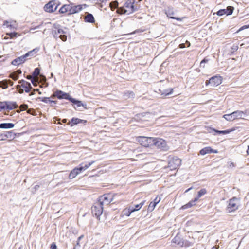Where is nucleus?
<instances>
[{"mask_svg":"<svg viewBox=\"0 0 249 249\" xmlns=\"http://www.w3.org/2000/svg\"><path fill=\"white\" fill-rule=\"evenodd\" d=\"M247 110H245V111L237 110L231 113L224 115L223 118L225 119L227 121H232L235 119H243L247 114Z\"/></svg>","mask_w":249,"mask_h":249,"instance_id":"1","label":"nucleus"},{"mask_svg":"<svg viewBox=\"0 0 249 249\" xmlns=\"http://www.w3.org/2000/svg\"><path fill=\"white\" fill-rule=\"evenodd\" d=\"M135 0H127L124 4L125 8H127L128 10L120 8L118 10V13L123 14H125L127 12L129 13L135 12L137 8L134 6Z\"/></svg>","mask_w":249,"mask_h":249,"instance_id":"2","label":"nucleus"},{"mask_svg":"<svg viewBox=\"0 0 249 249\" xmlns=\"http://www.w3.org/2000/svg\"><path fill=\"white\" fill-rule=\"evenodd\" d=\"M239 207V201L235 197L230 199L228 205L226 208V212L228 213H231L237 210Z\"/></svg>","mask_w":249,"mask_h":249,"instance_id":"3","label":"nucleus"},{"mask_svg":"<svg viewBox=\"0 0 249 249\" xmlns=\"http://www.w3.org/2000/svg\"><path fill=\"white\" fill-rule=\"evenodd\" d=\"M36 53V51L35 49L31 51H30L26 53L25 55L21 56L20 57H18L14 60H13L11 64L14 66H18L21 64H22L24 63L25 61V58L31 55L33 52Z\"/></svg>","mask_w":249,"mask_h":249,"instance_id":"4","label":"nucleus"},{"mask_svg":"<svg viewBox=\"0 0 249 249\" xmlns=\"http://www.w3.org/2000/svg\"><path fill=\"white\" fill-rule=\"evenodd\" d=\"M181 164V159L177 157H173L168 162V167L171 170L177 169Z\"/></svg>","mask_w":249,"mask_h":249,"instance_id":"5","label":"nucleus"},{"mask_svg":"<svg viewBox=\"0 0 249 249\" xmlns=\"http://www.w3.org/2000/svg\"><path fill=\"white\" fill-rule=\"evenodd\" d=\"M92 213L97 218L102 214L103 212V207L101 205V203L96 202L91 208Z\"/></svg>","mask_w":249,"mask_h":249,"instance_id":"6","label":"nucleus"},{"mask_svg":"<svg viewBox=\"0 0 249 249\" xmlns=\"http://www.w3.org/2000/svg\"><path fill=\"white\" fill-rule=\"evenodd\" d=\"M113 200L112 196L110 194H104L101 196L98 201V203H101L102 206L109 204Z\"/></svg>","mask_w":249,"mask_h":249,"instance_id":"7","label":"nucleus"},{"mask_svg":"<svg viewBox=\"0 0 249 249\" xmlns=\"http://www.w3.org/2000/svg\"><path fill=\"white\" fill-rule=\"evenodd\" d=\"M153 144L162 150L165 151L167 150V146L166 142L165 140L162 139H155L153 140Z\"/></svg>","mask_w":249,"mask_h":249,"instance_id":"8","label":"nucleus"},{"mask_svg":"<svg viewBox=\"0 0 249 249\" xmlns=\"http://www.w3.org/2000/svg\"><path fill=\"white\" fill-rule=\"evenodd\" d=\"M221 77L220 76H213L209 80L206 81V85H210L211 87H214L221 83Z\"/></svg>","mask_w":249,"mask_h":249,"instance_id":"9","label":"nucleus"},{"mask_svg":"<svg viewBox=\"0 0 249 249\" xmlns=\"http://www.w3.org/2000/svg\"><path fill=\"white\" fill-rule=\"evenodd\" d=\"M58 6L55 1L52 0L45 5L44 9L46 12L52 13L56 10Z\"/></svg>","mask_w":249,"mask_h":249,"instance_id":"10","label":"nucleus"},{"mask_svg":"<svg viewBox=\"0 0 249 249\" xmlns=\"http://www.w3.org/2000/svg\"><path fill=\"white\" fill-rule=\"evenodd\" d=\"M153 139L151 137H140L138 138V142L141 145L144 147H148L153 144Z\"/></svg>","mask_w":249,"mask_h":249,"instance_id":"11","label":"nucleus"},{"mask_svg":"<svg viewBox=\"0 0 249 249\" xmlns=\"http://www.w3.org/2000/svg\"><path fill=\"white\" fill-rule=\"evenodd\" d=\"M85 6L86 5H75L73 3L69 4L70 7V15L77 13L81 11L83 9V6Z\"/></svg>","mask_w":249,"mask_h":249,"instance_id":"12","label":"nucleus"},{"mask_svg":"<svg viewBox=\"0 0 249 249\" xmlns=\"http://www.w3.org/2000/svg\"><path fill=\"white\" fill-rule=\"evenodd\" d=\"M94 163V161H92L87 163H82L80 164L78 167L75 168V169L79 174L81 172L84 171Z\"/></svg>","mask_w":249,"mask_h":249,"instance_id":"13","label":"nucleus"},{"mask_svg":"<svg viewBox=\"0 0 249 249\" xmlns=\"http://www.w3.org/2000/svg\"><path fill=\"white\" fill-rule=\"evenodd\" d=\"M53 96L57 97L58 99H65L69 100L71 99V97L70 95L67 93H65L61 90H57L53 95Z\"/></svg>","mask_w":249,"mask_h":249,"instance_id":"14","label":"nucleus"},{"mask_svg":"<svg viewBox=\"0 0 249 249\" xmlns=\"http://www.w3.org/2000/svg\"><path fill=\"white\" fill-rule=\"evenodd\" d=\"M172 242L179 247H182L188 243L187 241H184L181 237L178 234L172 240Z\"/></svg>","mask_w":249,"mask_h":249,"instance_id":"15","label":"nucleus"},{"mask_svg":"<svg viewBox=\"0 0 249 249\" xmlns=\"http://www.w3.org/2000/svg\"><path fill=\"white\" fill-rule=\"evenodd\" d=\"M165 14H166L167 16L170 18L175 19L178 21L181 20V18H180L175 17L172 16L175 14L173 8L168 7V9L165 11Z\"/></svg>","mask_w":249,"mask_h":249,"instance_id":"16","label":"nucleus"},{"mask_svg":"<svg viewBox=\"0 0 249 249\" xmlns=\"http://www.w3.org/2000/svg\"><path fill=\"white\" fill-rule=\"evenodd\" d=\"M212 153H217V151L216 150H213V149H212L211 147H206L203 148L199 151V154L201 155H204L207 154Z\"/></svg>","mask_w":249,"mask_h":249,"instance_id":"17","label":"nucleus"},{"mask_svg":"<svg viewBox=\"0 0 249 249\" xmlns=\"http://www.w3.org/2000/svg\"><path fill=\"white\" fill-rule=\"evenodd\" d=\"M6 109L8 110H12L17 108L18 106L15 102L6 101Z\"/></svg>","mask_w":249,"mask_h":249,"instance_id":"18","label":"nucleus"},{"mask_svg":"<svg viewBox=\"0 0 249 249\" xmlns=\"http://www.w3.org/2000/svg\"><path fill=\"white\" fill-rule=\"evenodd\" d=\"M70 101L72 102L73 104L76 105L77 107H83L84 108H87L86 104H83L81 101L76 100L71 97V99H70Z\"/></svg>","mask_w":249,"mask_h":249,"instance_id":"19","label":"nucleus"},{"mask_svg":"<svg viewBox=\"0 0 249 249\" xmlns=\"http://www.w3.org/2000/svg\"><path fill=\"white\" fill-rule=\"evenodd\" d=\"M53 36L56 39L58 38H60L63 41H66L67 40V37L65 35H59L57 34L56 30H53Z\"/></svg>","mask_w":249,"mask_h":249,"instance_id":"20","label":"nucleus"},{"mask_svg":"<svg viewBox=\"0 0 249 249\" xmlns=\"http://www.w3.org/2000/svg\"><path fill=\"white\" fill-rule=\"evenodd\" d=\"M198 200V198H195L194 200L190 201L188 203H187L185 205H183L181 207V209L185 210L188 208H189L195 205V202Z\"/></svg>","mask_w":249,"mask_h":249,"instance_id":"21","label":"nucleus"},{"mask_svg":"<svg viewBox=\"0 0 249 249\" xmlns=\"http://www.w3.org/2000/svg\"><path fill=\"white\" fill-rule=\"evenodd\" d=\"M84 20L87 22L94 23L95 19L92 14L90 13H88L87 15L84 17Z\"/></svg>","mask_w":249,"mask_h":249,"instance_id":"22","label":"nucleus"},{"mask_svg":"<svg viewBox=\"0 0 249 249\" xmlns=\"http://www.w3.org/2000/svg\"><path fill=\"white\" fill-rule=\"evenodd\" d=\"M70 7L69 4H65L63 5L59 9V12L60 13L64 14L68 13V15H70Z\"/></svg>","mask_w":249,"mask_h":249,"instance_id":"23","label":"nucleus"},{"mask_svg":"<svg viewBox=\"0 0 249 249\" xmlns=\"http://www.w3.org/2000/svg\"><path fill=\"white\" fill-rule=\"evenodd\" d=\"M14 126V124L11 123L0 124V128L1 129H10L13 128Z\"/></svg>","mask_w":249,"mask_h":249,"instance_id":"24","label":"nucleus"},{"mask_svg":"<svg viewBox=\"0 0 249 249\" xmlns=\"http://www.w3.org/2000/svg\"><path fill=\"white\" fill-rule=\"evenodd\" d=\"M83 121V120L78 118H73L71 119V121L69 122L68 124H70L71 126H72L75 124L82 123Z\"/></svg>","mask_w":249,"mask_h":249,"instance_id":"25","label":"nucleus"},{"mask_svg":"<svg viewBox=\"0 0 249 249\" xmlns=\"http://www.w3.org/2000/svg\"><path fill=\"white\" fill-rule=\"evenodd\" d=\"M21 87L25 89V91L26 93H29L32 88L31 84L28 82L21 85Z\"/></svg>","mask_w":249,"mask_h":249,"instance_id":"26","label":"nucleus"},{"mask_svg":"<svg viewBox=\"0 0 249 249\" xmlns=\"http://www.w3.org/2000/svg\"><path fill=\"white\" fill-rule=\"evenodd\" d=\"M15 134L12 132V131H6L4 132V136L5 137V140L7 138L10 139H13L15 137Z\"/></svg>","mask_w":249,"mask_h":249,"instance_id":"27","label":"nucleus"},{"mask_svg":"<svg viewBox=\"0 0 249 249\" xmlns=\"http://www.w3.org/2000/svg\"><path fill=\"white\" fill-rule=\"evenodd\" d=\"M78 174L77 171L74 168L70 173L69 178L70 179H73Z\"/></svg>","mask_w":249,"mask_h":249,"instance_id":"28","label":"nucleus"},{"mask_svg":"<svg viewBox=\"0 0 249 249\" xmlns=\"http://www.w3.org/2000/svg\"><path fill=\"white\" fill-rule=\"evenodd\" d=\"M133 212H134V210H132L131 208L130 207L128 209L124 210L123 212V213L124 215L129 216Z\"/></svg>","mask_w":249,"mask_h":249,"instance_id":"29","label":"nucleus"},{"mask_svg":"<svg viewBox=\"0 0 249 249\" xmlns=\"http://www.w3.org/2000/svg\"><path fill=\"white\" fill-rule=\"evenodd\" d=\"M134 96H135V94H134V92L132 91H128V92L125 93L124 94V98L125 99H127L128 98H134Z\"/></svg>","mask_w":249,"mask_h":249,"instance_id":"30","label":"nucleus"},{"mask_svg":"<svg viewBox=\"0 0 249 249\" xmlns=\"http://www.w3.org/2000/svg\"><path fill=\"white\" fill-rule=\"evenodd\" d=\"M173 89H172V88L168 89H165L164 90H163V92H161V94L163 95L164 96H167V95L171 94L173 92Z\"/></svg>","mask_w":249,"mask_h":249,"instance_id":"31","label":"nucleus"},{"mask_svg":"<svg viewBox=\"0 0 249 249\" xmlns=\"http://www.w3.org/2000/svg\"><path fill=\"white\" fill-rule=\"evenodd\" d=\"M145 202V201H143L140 204L136 205L135 206V208L132 207L131 209L133 210L134 212L139 210L142 208V207L144 205Z\"/></svg>","mask_w":249,"mask_h":249,"instance_id":"32","label":"nucleus"},{"mask_svg":"<svg viewBox=\"0 0 249 249\" xmlns=\"http://www.w3.org/2000/svg\"><path fill=\"white\" fill-rule=\"evenodd\" d=\"M207 193V190L206 189H201L200 191L198 192V195L197 196L196 198H198V199L201 197L202 196L204 195Z\"/></svg>","mask_w":249,"mask_h":249,"instance_id":"33","label":"nucleus"},{"mask_svg":"<svg viewBox=\"0 0 249 249\" xmlns=\"http://www.w3.org/2000/svg\"><path fill=\"white\" fill-rule=\"evenodd\" d=\"M0 87L3 89H6L8 87V84L7 80H4L0 81Z\"/></svg>","mask_w":249,"mask_h":249,"instance_id":"34","label":"nucleus"},{"mask_svg":"<svg viewBox=\"0 0 249 249\" xmlns=\"http://www.w3.org/2000/svg\"><path fill=\"white\" fill-rule=\"evenodd\" d=\"M110 7L111 9L113 10V9L116 8L118 6V2L117 1H114L111 2L109 4Z\"/></svg>","mask_w":249,"mask_h":249,"instance_id":"35","label":"nucleus"},{"mask_svg":"<svg viewBox=\"0 0 249 249\" xmlns=\"http://www.w3.org/2000/svg\"><path fill=\"white\" fill-rule=\"evenodd\" d=\"M233 9H234V8L232 6L227 7V8L226 9H225L226 13H227V15H231L233 11Z\"/></svg>","mask_w":249,"mask_h":249,"instance_id":"36","label":"nucleus"},{"mask_svg":"<svg viewBox=\"0 0 249 249\" xmlns=\"http://www.w3.org/2000/svg\"><path fill=\"white\" fill-rule=\"evenodd\" d=\"M6 105V101L0 102V111L6 109V107H5Z\"/></svg>","mask_w":249,"mask_h":249,"instance_id":"37","label":"nucleus"},{"mask_svg":"<svg viewBox=\"0 0 249 249\" xmlns=\"http://www.w3.org/2000/svg\"><path fill=\"white\" fill-rule=\"evenodd\" d=\"M40 73V69L38 68H36L35 69L34 72H33V76L34 77H36L39 75Z\"/></svg>","mask_w":249,"mask_h":249,"instance_id":"38","label":"nucleus"},{"mask_svg":"<svg viewBox=\"0 0 249 249\" xmlns=\"http://www.w3.org/2000/svg\"><path fill=\"white\" fill-rule=\"evenodd\" d=\"M213 131L216 132L217 133L222 134H226L229 133L231 131V130H223V131H219L213 129Z\"/></svg>","mask_w":249,"mask_h":249,"instance_id":"39","label":"nucleus"},{"mask_svg":"<svg viewBox=\"0 0 249 249\" xmlns=\"http://www.w3.org/2000/svg\"><path fill=\"white\" fill-rule=\"evenodd\" d=\"M156 205V204H155L153 202H151L150 203V204L149 205V206H148V211H151V212L154 209Z\"/></svg>","mask_w":249,"mask_h":249,"instance_id":"40","label":"nucleus"},{"mask_svg":"<svg viewBox=\"0 0 249 249\" xmlns=\"http://www.w3.org/2000/svg\"><path fill=\"white\" fill-rule=\"evenodd\" d=\"M217 14L218 16H222L224 15H227V13H226L225 9L219 10L218 11H217Z\"/></svg>","mask_w":249,"mask_h":249,"instance_id":"41","label":"nucleus"},{"mask_svg":"<svg viewBox=\"0 0 249 249\" xmlns=\"http://www.w3.org/2000/svg\"><path fill=\"white\" fill-rule=\"evenodd\" d=\"M6 35L9 36L11 38H13L16 37L17 36L18 33H17V32L9 33H7Z\"/></svg>","mask_w":249,"mask_h":249,"instance_id":"42","label":"nucleus"},{"mask_svg":"<svg viewBox=\"0 0 249 249\" xmlns=\"http://www.w3.org/2000/svg\"><path fill=\"white\" fill-rule=\"evenodd\" d=\"M16 73L12 72L10 75V77L13 79L14 80H17L18 78V76Z\"/></svg>","mask_w":249,"mask_h":249,"instance_id":"43","label":"nucleus"},{"mask_svg":"<svg viewBox=\"0 0 249 249\" xmlns=\"http://www.w3.org/2000/svg\"><path fill=\"white\" fill-rule=\"evenodd\" d=\"M38 99L43 102L47 103L49 102L50 99L48 97H39Z\"/></svg>","mask_w":249,"mask_h":249,"instance_id":"44","label":"nucleus"},{"mask_svg":"<svg viewBox=\"0 0 249 249\" xmlns=\"http://www.w3.org/2000/svg\"><path fill=\"white\" fill-rule=\"evenodd\" d=\"M55 30H56L57 34L65 35L66 33L64 30L61 28L56 29Z\"/></svg>","mask_w":249,"mask_h":249,"instance_id":"45","label":"nucleus"},{"mask_svg":"<svg viewBox=\"0 0 249 249\" xmlns=\"http://www.w3.org/2000/svg\"><path fill=\"white\" fill-rule=\"evenodd\" d=\"M3 25L6 26L7 27L12 28L13 26L11 24H9V22L8 21H4Z\"/></svg>","mask_w":249,"mask_h":249,"instance_id":"46","label":"nucleus"},{"mask_svg":"<svg viewBox=\"0 0 249 249\" xmlns=\"http://www.w3.org/2000/svg\"><path fill=\"white\" fill-rule=\"evenodd\" d=\"M160 198H159L158 197H156L155 199L154 200V201L153 202H154L155 204H156V205L160 202Z\"/></svg>","mask_w":249,"mask_h":249,"instance_id":"47","label":"nucleus"},{"mask_svg":"<svg viewBox=\"0 0 249 249\" xmlns=\"http://www.w3.org/2000/svg\"><path fill=\"white\" fill-rule=\"evenodd\" d=\"M208 61V60L207 59H204L203 60L201 61V62H200V66L201 67H203L204 68L205 66H202V64H204L206 62H207Z\"/></svg>","mask_w":249,"mask_h":249,"instance_id":"48","label":"nucleus"},{"mask_svg":"<svg viewBox=\"0 0 249 249\" xmlns=\"http://www.w3.org/2000/svg\"><path fill=\"white\" fill-rule=\"evenodd\" d=\"M80 245L79 242L77 241L76 245H75L73 249H80Z\"/></svg>","mask_w":249,"mask_h":249,"instance_id":"49","label":"nucleus"},{"mask_svg":"<svg viewBox=\"0 0 249 249\" xmlns=\"http://www.w3.org/2000/svg\"><path fill=\"white\" fill-rule=\"evenodd\" d=\"M51 249H56L57 247L54 243H53L50 247Z\"/></svg>","mask_w":249,"mask_h":249,"instance_id":"50","label":"nucleus"},{"mask_svg":"<svg viewBox=\"0 0 249 249\" xmlns=\"http://www.w3.org/2000/svg\"><path fill=\"white\" fill-rule=\"evenodd\" d=\"M4 136V133L0 134V140H5V137Z\"/></svg>","mask_w":249,"mask_h":249,"instance_id":"51","label":"nucleus"},{"mask_svg":"<svg viewBox=\"0 0 249 249\" xmlns=\"http://www.w3.org/2000/svg\"><path fill=\"white\" fill-rule=\"evenodd\" d=\"M248 28H249V25H244L243 26H242V27H241L239 30H238V31H240L241 30H243L245 29H247Z\"/></svg>","mask_w":249,"mask_h":249,"instance_id":"52","label":"nucleus"},{"mask_svg":"<svg viewBox=\"0 0 249 249\" xmlns=\"http://www.w3.org/2000/svg\"><path fill=\"white\" fill-rule=\"evenodd\" d=\"M14 73H16L17 75L18 76L19 74H21L22 71L20 70H18L17 71L14 72Z\"/></svg>","mask_w":249,"mask_h":249,"instance_id":"53","label":"nucleus"},{"mask_svg":"<svg viewBox=\"0 0 249 249\" xmlns=\"http://www.w3.org/2000/svg\"><path fill=\"white\" fill-rule=\"evenodd\" d=\"M27 78L28 79L31 80L32 83L34 85H35V84H34V80L33 79H32V77H31V75H28V76H27Z\"/></svg>","mask_w":249,"mask_h":249,"instance_id":"54","label":"nucleus"},{"mask_svg":"<svg viewBox=\"0 0 249 249\" xmlns=\"http://www.w3.org/2000/svg\"><path fill=\"white\" fill-rule=\"evenodd\" d=\"M192 245H193L192 243L188 241V243L186 244V245H184L183 246H184L185 247H190V246H192Z\"/></svg>","mask_w":249,"mask_h":249,"instance_id":"55","label":"nucleus"},{"mask_svg":"<svg viewBox=\"0 0 249 249\" xmlns=\"http://www.w3.org/2000/svg\"><path fill=\"white\" fill-rule=\"evenodd\" d=\"M7 84H10L11 86H13V84H14L13 82H12L10 80H7Z\"/></svg>","mask_w":249,"mask_h":249,"instance_id":"56","label":"nucleus"},{"mask_svg":"<svg viewBox=\"0 0 249 249\" xmlns=\"http://www.w3.org/2000/svg\"><path fill=\"white\" fill-rule=\"evenodd\" d=\"M179 48H181V49H182V48H184L185 47V44H184V43H181V44H180L179 45Z\"/></svg>","mask_w":249,"mask_h":249,"instance_id":"57","label":"nucleus"},{"mask_svg":"<svg viewBox=\"0 0 249 249\" xmlns=\"http://www.w3.org/2000/svg\"><path fill=\"white\" fill-rule=\"evenodd\" d=\"M26 82H27V81H25V80H19V81H18V83H19V84H20L21 85H22V84H23L25 83Z\"/></svg>","mask_w":249,"mask_h":249,"instance_id":"58","label":"nucleus"},{"mask_svg":"<svg viewBox=\"0 0 249 249\" xmlns=\"http://www.w3.org/2000/svg\"><path fill=\"white\" fill-rule=\"evenodd\" d=\"M84 237V235H82L78 238L77 241L80 242V240Z\"/></svg>","mask_w":249,"mask_h":249,"instance_id":"59","label":"nucleus"},{"mask_svg":"<svg viewBox=\"0 0 249 249\" xmlns=\"http://www.w3.org/2000/svg\"><path fill=\"white\" fill-rule=\"evenodd\" d=\"M18 92L19 93L22 94L23 93L24 90L23 89L20 88L19 89Z\"/></svg>","mask_w":249,"mask_h":249,"instance_id":"60","label":"nucleus"},{"mask_svg":"<svg viewBox=\"0 0 249 249\" xmlns=\"http://www.w3.org/2000/svg\"><path fill=\"white\" fill-rule=\"evenodd\" d=\"M49 103H51V104H55L56 103V101H53V100H50Z\"/></svg>","mask_w":249,"mask_h":249,"instance_id":"61","label":"nucleus"},{"mask_svg":"<svg viewBox=\"0 0 249 249\" xmlns=\"http://www.w3.org/2000/svg\"><path fill=\"white\" fill-rule=\"evenodd\" d=\"M186 43L187 44V47H189L190 46V43L189 41H186Z\"/></svg>","mask_w":249,"mask_h":249,"instance_id":"62","label":"nucleus"},{"mask_svg":"<svg viewBox=\"0 0 249 249\" xmlns=\"http://www.w3.org/2000/svg\"><path fill=\"white\" fill-rule=\"evenodd\" d=\"M23 106L24 107H23V109L25 110L27 108V106L26 105H23Z\"/></svg>","mask_w":249,"mask_h":249,"instance_id":"63","label":"nucleus"},{"mask_svg":"<svg viewBox=\"0 0 249 249\" xmlns=\"http://www.w3.org/2000/svg\"><path fill=\"white\" fill-rule=\"evenodd\" d=\"M247 153L248 155H249V145L248 146V150L247 151Z\"/></svg>","mask_w":249,"mask_h":249,"instance_id":"64","label":"nucleus"}]
</instances>
